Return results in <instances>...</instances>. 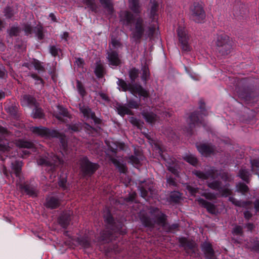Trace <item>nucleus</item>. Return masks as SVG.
I'll return each mask as SVG.
<instances>
[{"instance_id":"obj_1","label":"nucleus","mask_w":259,"mask_h":259,"mask_svg":"<svg viewBox=\"0 0 259 259\" xmlns=\"http://www.w3.org/2000/svg\"><path fill=\"white\" fill-rule=\"evenodd\" d=\"M158 5L153 2L152 4L150 17L153 23H148L141 17L134 20L133 15L130 12L124 11L120 13V21L122 23L130 26L132 31L131 37L136 42H140L142 39L146 40L152 38L157 28V11Z\"/></svg>"},{"instance_id":"obj_2","label":"nucleus","mask_w":259,"mask_h":259,"mask_svg":"<svg viewBox=\"0 0 259 259\" xmlns=\"http://www.w3.org/2000/svg\"><path fill=\"white\" fill-rule=\"evenodd\" d=\"M30 131L35 135L46 138H59L61 143V153L63 155L68 153L67 144L65 137L56 130H50L42 126H32Z\"/></svg>"},{"instance_id":"obj_3","label":"nucleus","mask_w":259,"mask_h":259,"mask_svg":"<svg viewBox=\"0 0 259 259\" xmlns=\"http://www.w3.org/2000/svg\"><path fill=\"white\" fill-rule=\"evenodd\" d=\"M108 149L106 152V157L118 169L121 173H125L127 167L125 164L121 163L116 158V153L118 150H123L125 145L121 143L109 142L108 144Z\"/></svg>"},{"instance_id":"obj_4","label":"nucleus","mask_w":259,"mask_h":259,"mask_svg":"<svg viewBox=\"0 0 259 259\" xmlns=\"http://www.w3.org/2000/svg\"><path fill=\"white\" fill-rule=\"evenodd\" d=\"M150 212L151 215L154 217V219L151 220L145 215L141 216V220L144 225L151 227L156 223L163 227L165 226L166 216L158 208L152 207L150 209Z\"/></svg>"},{"instance_id":"obj_5","label":"nucleus","mask_w":259,"mask_h":259,"mask_svg":"<svg viewBox=\"0 0 259 259\" xmlns=\"http://www.w3.org/2000/svg\"><path fill=\"white\" fill-rule=\"evenodd\" d=\"M217 49L222 55L229 54L232 49V40L225 33L218 34L215 41Z\"/></svg>"},{"instance_id":"obj_6","label":"nucleus","mask_w":259,"mask_h":259,"mask_svg":"<svg viewBox=\"0 0 259 259\" xmlns=\"http://www.w3.org/2000/svg\"><path fill=\"white\" fill-rule=\"evenodd\" d=\"M117 84L121 89L122 91H130L133 94H138L140 96L144 98H147L149 96L148 91L140 85L135 84L132 85L130 83H127L124 80L119 78L118 79Z\"/></svg>"},{"instance_id":"obj_7","label":"nucleus","mask_w":259,"mask_h":259,"mask_svg":"<svg viewBox=\"0 0 259 259\" xmlns=\"http://www.w3.org/2000/svg\"><path fill=\"white\" fill-rule=\"evenodd\" d=\"M78 163L80 171L84 176H92L99 167L98 164L91 162L87 157L80 158Z\"/></svg>"},{"instance_id":"obj_8","label":"nucleus","mask_w":259,"mask_h":259,"mask_svg":"<svg viewBox=\"0 0 259 259\" xmlns=\"http://www.w3.org/2000/svg\"><path fill=\"white\" fill-rule=\"evenodd\" d=\"M177 33L182 51L190 52L192 48L189 44L190 35L185 27L179 26L177 30Z\"/></svg>"},{"instance_id":"obj_9","label":"nucleus","mask_w":259,"mask_h":259,"mask_svg":"<svg viewBox=\"0 0 259 259\" xmlns=\"http://www.w3.org/2000/svg\"><path fill=\"white\" fill-rule=\"evenodd\" d=\"M47 157L41 156H39L37 160L38 165L45 166L49 168V170H54L56 167L59 166L63 162V160L59 158L58 156L53 155V156H49Z\"/></svg>"},{"instance_id":"obj_10","label":"nucleus","mask_w":259,"mask_h":259,"mask_svg":"<svg viewBox=\"0 0 259 259\" xmlns=\"http://www.w3.org/2000/svg\"><path fill=\"white\" fill-rule=\"evenodd\" d=\"M199 109L201 112L200 114L197 113H193L189 116L188 122L191 127L193 126L198 125L199 124L204 125L202 120V115H207V112L205 109L204 103L201 100H200L199 102Z\"/></svg>"},{"instance_id":"obj_11","label":"nucleus","mask_w":259,"mask_h":259,"mask_svg":"<svg viewBox=\"0 0 259 259\" xmlns=\"http://www.w3.org/2000/svg\"><path fill=\"white\" fill-rule=\"evenodd\" d=\"M21 105L23 106H35L33 111V117L35 118H40L44 116V113L41 108L37 107L36 105V100L30 95H24L21 99Z\"/></svg>"},{"instance_id":"obj_12","label":"nucleus","mask_w":259,"mask_h":259,"mask_svg":"<svg viewBox=\"0 0 259 259\" xmlns=\"http://www.w3.org/2000/svg\"><path fill=\"white\" fill-rule=\"evenodd\" d=\"M192 19L197 23H201L205 17V14L201 4L194 3L191 7Z\"/></svg>"},{"instance_id":"obj_13","label":"nucleus","mask_w":259,"mask_h":259,"mask_svg":"<svg viewBox=\"0 0 259 259\" xmlns=\"http://www.w3.org/2000/svg\"><path fill=\"white\" fill-rule=\"evenodd\" d=\"M193 173L198 178H219V174L221 175L220 171L215 169L214 167H210L207 171L204 173L200 171L194 170ZM220 176V178H228L227 175Z\"/></svg>"},{"instance_id":"obj_14","label":"nucleus","mask_w":259,"mask_h":259,"mask_svg":"<svg viewBox=\"0 0 259 259\" xmlns=\"http://www.w3.org/2000/svg\"><path fill=\"white\" fill-rule=\"evenodd\" d=\"M17 189L22 192H25L31 197H35L37 196L38 191L36 188L31 185L22 183L21 179L17 182Z\"/></svg>"},{"instance_id":"obj_15","label":"nucleus","mask_w":259,"mask_h":259,"mask_svg":"<svg viewBox=\"0 0 259 259\" xmlns=\"http://www.w3.org/2000/svg\"><path fill=\"white\" fill-rule=\"evenodd\" d=\"M155 151L156 152H158L160 156L164 159L165 161H166L167 166L168 167V170L171 171L172 174L175 175H177L178 174V166L177 164L175 163L176 161H174L172 160L171 163L168 161L166 156L163 154V152L161 147L159 146H155Z\"/></svg>"},{"instance_id":"obj_16","label":"nucleus","mask_w":259,"mask_h":259,"mask_svg":"<svg viewBox=\"0 0 259 259\" xmlns=\"http://www.w3.org/2000/svg\"><path fill=\"white\" fill-rule=\"evenodd\" d=\"M179 242L181 246L184 247L187 253L191 256L193 255V253L195 254L196 251H197L194 241L188 240L186 238L182 237L179 239Z\"/></svg>"},{"instance_id":"obj_17","label":"nucleus","mask_w":259,"mask_h":259,"mask_svg":"<svg viewBox=\"0 0 259 259\" xmlns=\"http://www.w3.org/2000/svg\"><path fill=\"white\" fill-rule=\"evenodd\" d=\"M16 145L20 148L18 152L20 153V155L22 157H24L29 154V151L28 149L21 150L20 148H31L33 146V144L30 142L19 140L16 141Z\"/></svg>"},{"instance_id":"obj_18","label":"nucleus","mask_w":259,"mask_h":259,"mask_svg":"<svg viewBox=\"0 0 259 259\" xmlns=\"http://www.w3.org/2000/svg\"><path fill=\"white\" fill-rule=\"evenodd\" d=\"M208 186L212 189L218 191L222 196L227 197L231 195L232 191L228 188L222 187L218 181L209 183Z\"/></svg>"},{"instance_id":"obj_19","label":"nucleus","mask_w":259,"mask_h":259,"mask_svg":"<svg viewBox=\"0 0 259 259\" xmlns=\"http://www.w3.org/2000/svg\"><path fill=\"white\" fill-rule=\"evenodd\" d=\"M107 58L109 62V65L112 67L117 66L121 63L118 53L115 51L111 50L110 52H108L107 53Z\"/></svg>"},{"instance_id":"obj_20","label":"nucleus","mask_w":259,"mask_h":259,"mask_svg":"<svg viewBox=\"0 0 259 259\" xmlns=\"http://www.w3.org/2000/svg\"><path fill=\"white\" fill-rule=\"evenodd\" d=\"M143 158V155L141 151L135 150L134 154L128 157V162L132 164L135 167H138L140 165Z\"/></svg>"},{"instance_id":"obj_21","label":"nucleus","mask_w":259,"mask_h":259,"mask_svg":"<svg viewBox=\"0 0 259 259\" xmlns=\"http://www.w3.org/2000/svg\"><path fill=\"white\" fill-rule=\"evenodd\" d=\"M57 111L54 113V116L59 120L66 122L64 117L70 118V115L67 110L62 106L57 107Z\"/></svg>"},{"instance_id":"obj_22","label":"nucleus","mask_w":259,"mask_h":259,"mask_svg":"<svg viewBox=\"0 0 259 259\" xmlns=\"http://www.w3.org/2000/svg\"><path fill=\"white\" fill-rule=\"evenodd\" d=\"M202 250L208 259H215L214 250L212 245L208 242H204L202 244Z\"/></svg>"},{"instance_id":"obj_23","label":"nucleus","mask_w":259,"mask_h":259,"mask_svg":"<svg viewBox=\"0 0 259 259\" xmlns=\"http://www.w3.org/2000/svg\"><path fill=\"white\" fill-rule=\"evenodd\" d=\"M197 149L203 155L207 156L214 153V149L212 146L206 144H201L197 146Z\"/></svg>"},{"instance_id":"obj_24","label":"nucleus","mask_w":259,"mask_h":259,"mask_svg":"<svg viewBox=\"0 0 259 259\" xmlns=\"http://www.w3.org/2000/svg\"><path fill=\"white\" fill-rule=\"evenodd\" d=\"M197 201H198L199 205L205 208L209 212L212 214L215 213L216 208L214 204L207 202L202 198H199L197 200Z\"/></svg>"},{"instance_id":"obj_25","label":"nucleus","mask_w":259,"mask_h":259,"mask_svg":"<svg viewBox=\"0 0 259 259\" xmlns=\"http://www.w3.org/2000/svg\"><path fill=\"white\" fill-rule=\"evenodd\" d=\"M12 172L10 174L11 177H13L14 174L16 177H20L21 176V170L22 166V162L19 161H15L12 162Z\"/></svg>"},{"instance_id":"obj_26","label":"nucleus","mask_w":259,"mask_h":259,"mask_svg":"<svg viewBox=\"0 0 259 259\" xmlns=\"http://www.w3.org/2000/svg\"><path fill=\"white\" fill-rule=\"evenodd\" d=\"M7 134V130L2 127L0 126V134ZM10 147L8 145L7 142L2 140L0 137V151L3 152H6L10 151Z\"/></svg>"},{"instance_id":"obj_27","label":"nucleus","mask_w":259,"mask_h":259,"mask_svg":"<svg viewBox=\"0 0 259 259\" xmlns=\"http://www.w3.org/2000/svg\"><path fill=\"white\" fill-rule=\"evenodd\" d=\"M80 110L83 114L84 118L87 119L91 118L96 122L97 119L95 114L92 112L91 109L88 107L82 106L80 107Z\"/></svg>"},{"instance_id":"obj_28","label":"nucleus","mask_w":259,"mask_h":259,"mask_svg":"<svg viewBox=\"0 0 259 259\" xmlns=\"http://www.w3.org/2000/svg\"><path fill=\"white\" fill-rule=\"evenodd\" d=\"M59 200L54 197H49L46 199L45 205L46 207L53 209L59 206Z\"/></svg>"},{"instance_id":"obj_29","label":"nucleus","mask_w":259,"mask_h":259,"mask_svg":"<svg viewBox=\"0 0 259 259\" xmlns=\"http://www.w3.org/2000/svg\"><path fill=\"white\" fill-rule=\"evenodd\" d=\"M71 215L70 213H63L59 219V223L63 228H66L70 221Z\"/></svg>"},{"instance_id":"obj_30","label":"nucleus","mask_w":259,"mask_h":259,"mask_svg":"<svg viewBox=\"0 0 259 259\" xmlns=\"http://www.w3.org/2000/svg\"><path fill=\"white\" fill-rule=\"evenodd\" d=\"M99 1L109 14L113 13V5L110 0H99Z\"/></svg>"},{"instance_id":"obj_31","label":"nucleus","mask_w":259,"mask_h":259,"mask_svg":"<svg viewBox=\"0 0 259 259\" xmlns=\"http://www.w3.org/2000/svg\"><path fill=\"white\" fill-rule=\"evenodd\" d=\"M142 114L146 121L149 123H153L157 119V116L152 112H144Z\"/></svg>"},{"instance_id":"obj_32","label":"nucleus","mask_w":259,"mask_h":259,"mask_svg":"<svg viewBox=\"0 0 259 259\" xmlns=\"http://www.w3.org/2000/svg\"><path fill=\"white\" fill-rule=\"evenodd\" d=\"M129 7L135 13L141 12L138 0H129Z\"/></svg>"},{"instance_id":"obj_33","label":"nucleus","mask_w":259,"mask_h":259,"mask_svg":"<svg viewBox=\"0 0 259 259\" xmlns=\"http://www.w3.org/2000/svg\"><path fill=\"white\" fill-rule=\"evenodd\" d=\"M141 71V79L143 81L146 82L148 80L150 76L149 68L146 65H145L142 67Z\"/></svg>"},{"instance_id":"obj_34","label":"nucleus","mask_w":259,"mask_h":259,"mask_svg":"<svg viewBox=\"0 0 259 259\" xmlns=\"http://www.w3.org/2000/svg\"><path fill=\"white\" fill-rule=\"evenodd\" d=\"M128 74L132 82H134L139 76V71L136 68H132L129 70Z\"/></svg>"},{"instance_id":"obj_35","label":"nucleus","mask_w":259,"mask_h":259,"mask_svg":"<svg viewBox=\"0 0 259 259\" xmlns=\"http://www.w3.org/2000/svg\"><path fill=\"white\" fill-rule=\"evenodd\" d=\"M181 198V194L178 191H174L173 192H171L169 197L170 201L174 202H179Z\"/></svg>"},{"instance_id":"obj_36","label":"nucleus","mask_w":259,"mask_h":259,"mask_svg":"<svg viewBox=\"0 0 259 259\" xmlns=\"http://www.w3.org/2000/svg\"><path fill=\"white\" fill-rule=\"evenodd\" d=\"M229 200L235 205L240 207H245L247 204H250V202H242L240 201H239L234 198L233 197H229Z\"/></svg>"},{"instance_id":"obj_37","label":"nucleus","mask_w":259,"mask_h":259,"mask_svg":"<svg viewBox=\"0 0 259 259\" xmlns=\"http://www.w3.org/2000/svg\"><path fill=\"white\" fill-rule=\"evenodd\" d=\"M118 113L121 116H123L125 114H130L131 113V110L128 107L125 106H119L117 108Z\"/></svg>"},{"instance_id":"obj_38","label":"nucleus","mask_w":259,"mask_h":259,"mask_svg":"<svg viewBox=\"0 0 259 259\" xmlns=\"http://www.w3.org/2000/svg\"><path fill=\"white\" fill-rule=\"evenodd\" d=\"M84 4L93 12H96L98 7L93 0H85Z\"/></svg>"},{"instance_id":"obj_39","label":"nucleus","mask_w":259,"mask_h":259,"mask_svg":"<svg viewBox=\"0 0 259 259\" xmlns=\"http://www.w3.org/2000/svg\"><path fill=\"white\" fill-rule=\"evenodd\" d=\"M184 160L190 163L191 164L195 166L197 163V158L193 155H188L184 157Z\"/></svg>"},{"instance_id":"obj_40","label":"nucleus","mask_w":259,"mask_h":259,"mask_svg":"<svg viewBox=\"0 0 259 259\" xmlns=\"http://www.w3.org/2000/svg\"><path fill=\"white\" fill-rule=\"evenodd\" d=\"M237 190L243 194H245L248 191L249 188L245 184L240 183L237 185Z\"/></svg>"},{"instance_id":"obj_41","label":"nucleus","mask_w":259,"mask_h":259,"mask_svg":"<svg viewBox=\"0 0 259 259\" xmlns=\"http://www.w3.org/2000/svg\"><path fill=\"white\" fill-rule=\"evenodd\" d=\"M104 71V68L102 64H99L97 65L95 72L98 77H101L103 75Z\"/></svg>"},{"instance_id":"obj_42","label":"nucleus","mask_w":259,"mask_h":259,"mask_svg":"<svg viewBox=\"0 0 259 259\" xmlns=\"http://www.w3.org/2000/svg\"><path fill=\"white\" fill-rule=\"evenodd\" d=\"M76 87L78 93L80 95V96H81L82 97L84 96L86 94L85 90L82 83L79 80H77L76 82Z\"/></svg>"},{"instance_id":"obj_43","label":"nucleus","mask_w":259,"mask_h":259,"mask_svg":"<svg viewBox=\"0 0 259 259\" xmlns=\"http://www.w3.org/2000/svg\"><path fill=\"white\" fill-rule=\"evenodd\" d=\"M31 65L38 71H42L44 70V67L41 65V63L37 60H33L30 65V67H31Z\"/></svg>"},{"instance_id":"obj_44","label":"nucleus","mask_w":259,"mask_h":259,"mask_svg":"<svg viewBox=\"0 0 259 259\" xmlns=\"http://www.w3.org/2000/svg\"><path fill=\"white\" fill-rule=\"evenodd\" d=\"M49 51L52 56L56 57L61 52V49L55 46H51L49 48Z\"/></svg>"},{"instance_id":"obj_45","label":"nucleus","mask_w":259,"mask_h":259,"mask_svg":"<svg viewBox=\"0 0 259 259\" xmlns=\"http://www.w3.org/2000/svg\"><path fill=\"white\" fill-rule=\"evenodd\" d=\"M238 176L240 178H248L250 176V172L245 168H242L239 173Z\"/></svg>"},{"instance_id":"obj_46","label":"nucleus","mask_w":259,"mask_h":259,"mask_svg":"<svg viewBox=\"0 0 259 259\" xmlns=\"http://www.w3.org/2000/svg\"><path fill=\"white\" fill-rule=\"evenodd\" d=\"M252 170L254 171L255 174H256L259 177V174L257 171H256V168H259V159H254L251 161Z\"/></svg>"},{"instance_id":"obj_47","label":"nucleus","mask_w":259,"mask_h":259,"mask_svg":"<svg viewBox=\"0 0 259 259\" xmlns=\"http://www.w3.org/2000/svg\"><path fill=\"white\" fill-rule=\"evenodd\" d=\"M77 241L79 245L84 247H88L90 246V242L88 240L86 239L77 238Z\"/></svg>"},{"instance_id":"obj_48","label":"nucleus","mask_w":259,"mask_h":259,"mask_svg":"<svg viewBox=\"0 0 259 259\" xmlns=\"http://www.w3.org/2000/svg\"><path fill=\"white\" fill-rule=\"evenodd\" d=\"M253 240V244L251 245H247V247L251 249L252 250L256 251H259V241Z\"/></svg>"},{"instance_id":"obj_49","label":"nucleus","mask_w":259,"mask_h":259,"mask_svg":"<svg viewBox=\"0 0 259 259\" xmlns=\"http://www.w3.org/2000/svg\"><path fill=\"white\" fill-rule=\"evenodd\" d=\"M20 32V29L18 27L13 26L9 30V34L11 36H16Z\"/></svg>"},{"instance_id":"obj_50","label":"nucleus","mask_w":259,"mask_h":259,"mask_svg":"<svg viewBox=\"0 0 259 259\" xmlns=\"http://www.w3.org/2000/svg\"><path fill=\"white\" fill-rule=\"evenodd\" d=\"M101 148L100 144H98L96 143L92 144L90 148L91 150H93L95 153L98 154L99 152L101 150Z\"/></svg>"},{"instance_id":"obj_51","label":"nucleus","mask_w":259,"mask_h":259,"mask_svg":"<svg viewBox=\"0 0 259 259\" xmlns=\"http://www.w3.org/2000/svg\"><path fill=\"white\" fill-rule=\"evenodd\" d=\"M202 196L210 200H214L217 198L215 195L211 193H203L202 194Z\"/></svg>"},{"instance_id":"obj_52","label":"nucleus","mask_w":259,"mask_h":259,"mask_svg":"<svg viewBox=\"0 0 259 259\" xmlns=\"http://www.w3.org/2000/svg\"><path fill=\"white\" fill-rule=\"evenodd\" d=\"M111 44L114 49H117L121 47L122 46L120 42L115 38H112Z\"/></svg>"},{"instance_id":"obj_53","label":"nucleus","mask_w":259,"mask_h":259,"mask_svg":"<svg viewBox=\"0 0 259 259\" xmlns=\"http://www.w3.org/2000/svg\"><path fill=\"white\" fill-rule=\"evenodd\" d=\"M5 16L8 18H11L13 15L12 9L10 7H7L5 9Z\"/></svg>"},{"instance_id":"obj_54","label":"nucleus","mask_w":259,"mask_h":259,"mask_svg":"<svg viewBox=\"0 0 259 259\" xmlns=\"http://www.w3.org/2000/svg\"><path fill=\"white\" fill-rule=\"evenodd\" d=\"M105 221L109 225H111L113 222V217L110 213H108L104 217Z\"/></svg>"},{"instance_id":"obj_55","label":"nucleus","mask_w":259,"mask_h":259,"mask_svg":"<svg viewBox=\"0 0 259 259\" xmlns=\"http://www.w3.org/2000/svg\"><path fill=\"white\" fill-rule=\"evenodd\" d=\"M24 30L26 35H29L31 33L32 27L28 24H26L24 27Z\"/></svg>"},{"instance_id":"obj_56","label":"nucleus","mask_w":259,"mask_h":259,"mask_svg":"<svg viewBox=\"0 0 259 259\" xmlns=\"http://www.w3.org/2000/svg\"><path fill=\"white\" fill-rule=\"evenodd\" d=\"M31 76L36 80V83L37 84H41L42 83V79L39 77L38 76H37L36 74H31Z\"/></svg>"},{"instance_id":"obj_57","label":"nucleus","mask_w":259,"mask_h":259,"mask_svg":"<svg viewBox=\"0 0 259 259\" xmlns=\"http://www.w3.org/2000/svg\"><path fill=\"white\" fill-rule=\"evenodd\" d=\"M67 126L69 130H71L73 132H76L78 131L79 127V124H78L68 125Z\"/></svg>"},{"instance_id":"obj_58","label":"nucleus","mask_w":259,"mask_h":259,"mask_svg":"<svg viewBox=\"0 0 259 259\" xmlns=\"http://www.w3.org/2000/svg\"><path fill=\"white\" fill-rule=\"evenodd\" d=\"M187 188L188 191L193 195H195L198 191V188H193L190 186H188Z\"/></svg>"},{"instance_id":"obj_59","label":"nucleus","mask_w":259,"mask_h":259,"mask_svg":"<svg viewBox=\"0 0 259 259\" xmlns=\"http://www.w3.org/2000/svg\"><path fill=\"white\" fill-rule=\"evenodd\" d=\"M233 233L236 235H239V234H242V227L239 226H236L233 230Z\"/></svg>"},{"instance_id":"obj_60","label":"nucleus","mask_w":259,"mask_h":259,"mask_svg":"<svg viewBox=\"0 0 259 259\" xmlns=\"http://www.w3.org/2000/svg\"><path fill=\"white\" fill-rule=\"evenodd\" d=\"M136 196V193L135 192H132L130 194L129 196L125 198L126 201H133Z\"/></svg>"},{"instance_id":"obj_61","label":"nucleus","mask_w":259,"mask_h":259,"mask_svg":"<svg viewBox=\"0 0 259 259\" xmlns=\"http://www.w3.org/2000/svg\"><path fill=\"white\" fill-rule=\"evenodd\" d=\"M179 228V225L177 224H174L170 226L167 230L168 232H173L177 230Z\"/></svg>"},{"instance_id":"obj_62","label":"nucleus","mask_w":259,"mask_h":259,"mask_svg":"<svg viewBox=\"0 0 259 259\" xmlns=\"http://www.w3.org/2000/svg\"><path fill=\"white\" fill-rule=\"evenodd\" d=\"M140 191H141V196L145 198L148 195V191H147L146 188H144L143 187H141Z\"/></svg>"},{"instance_id":"obj_63","label":"nucleus","mask_w":259,"mask_h":259,"mask_svg":"<svg viewBox=\"0 0 259 259\" xmlns=\"http://www.w3.org/2000/svg\"><path fill=\"white\" fill-rule=\"evenodd\" d=\"M6 74V72L5 68L3 66L0 67V78H4Z\"/></svg>"},{"instance_id":"obj_64","label":"nucleus","mask_w":259,"mask_h":259,"mask_svg":"<svg viewBox=\"0 0 259 259\" xmlns=\"http://www.w3.org/2000/svg\"><path fill=\"white\" fill-rule=\"evenodd\" d=\"M128 105H129L130 107H131L132 108H138V106H139V104L138 103H137L136 102H135V101H129Z\"/></svg>"}]
</instances>
